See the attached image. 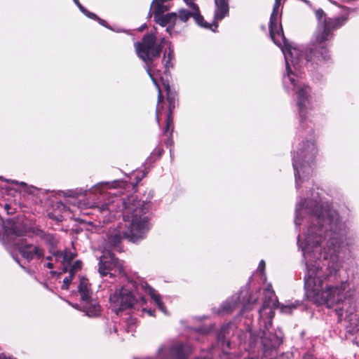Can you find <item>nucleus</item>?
<instances>
[{
    "label": "nucleus",
    "instance_id": "f257e3e1",
    "mask_svg": "<svg viewBox=\"0 0 359 359\" xmlns=\"http://www.w3.org/2000/svg\"><path fill=\"white\" fill-rule=\"evenodd\" d=\"M296 227L303 226L298 235L297 245L305 264L306 295L317 305L336 309L339 320L349 323L348 332L353 344L359 346V310L357 302L351 298L352 290L348 278L340 279L341 263L339 252L346 239L347 229L338 213L322 198L298 202L295 210Z\"/></svg>",
    "mask_w": 359,
    "mask_h": 359
},
{
    "label": "nucleus",
    "instance_id": "f03ea898",
    "mask_svg": "<svg viewBox=\"0 0 359 359\" xmlns=\"http://www.w3.org/2000/svg\"><path fill=\"white\" fill-rule=\"evenodd\" d=\"M316 16L318 25L312 45L306 48H300L299 46H292L286 39L290 45L288 47H295L300 51L298 57L294 56V60L298 62L295 66L292 62L291 57L288 56L290 70L286 67L287 73L283 76V81L287 90H297V104L301 123L313 115L315 107L311 88L301 83L297 73L302 69L304 65L312 72L330 60L328 43L332 38V31L343 26L348 20L346 15L327 18L325 12L320 8L316 11ZM285 65L287 66L286 64Z\"/></svg>",
    "mask_w": 359,
    "mask_h": 359
},
{
    "label": "nucleus",
    "instance_id": "7ed1b4c3",
    "mask_svg": "<svg viewBox=\"0 0 359 359\" xmlns=\"http://www.w3.org/2000/svg\"><path fill=\"white\" fill-rule=\"evenodd\" d=\"M264 301L262 307L259 309V323L263 325L264 330L259 334L248 329L245 331L236 330L235 323H229L223 325L217 337V346L224 353H227V350L231 348L230 336L236 338L238 344L246 351H255L256 348H262L266 353L272 350H276L283 342V333L280 330L275 333L269 332L272 325V319L274 316V309L279 306L277 297L272 289L271 284H269L264 292Z\"/></svg>",
    "mask_w": 359,
    "mask_h": 359
},
{
    "label": "nucleus",
    "instance_id": "20e7f679",
    "mask_svg": "<svg viewBox=\"0 0 359 359\" xmlns=\"http://www.w3.org/2000/svg\"><path fill=\"white\" fill-rule=\"evenodd\" d=\"M143 206L135 195H131L123 200L122 214L126 229L118 230L108 235L107 241L111 246L116 247L122 238H126L135 243L145 236L149 229V223Z\"/></svg>",
    "mask_w": 359,
    "mask_h": 359
},
{
    "label": "nucleus",
    "instance_id": "39448f33",
    "mask_svg": "<svg viewBox=\"0 0 359 359\" xmlns=\"http://www.w3.org/2000/svg\"><path fill=\"white\" fill-rule=\"evenodd\" d=\"M317 153L313 142L300 143L294 151L292 166L294 170L296 188L298 190L306 179L313 173V162Z\"/></svg>",
    "mask_w": 359,
    "mask_h": 359
},
{
    "label": "nucleus",
    "instance_id": "423d86ee",
    "mask_svg": "<svg viewBox=\"0 0 359 359\" xmlns=\"http://www.w3.org/2000/svg\"><path fill=\"white\" fill-rule=\"evenodd\" d=\"M286 0H275L273 11L269 20V34L273 43L280 47L287 65L288 71L290 70V65L288 56L291 57L292 62L295 66L298 62L294 60V56H299V50L295 47H288L290 46L286 41V38L283 34L281 25L278 24V15L281 11L280 6Z\"/></svg>",
    "mask_w": 359,
    "mask_h": 359
},
{
    "label": "nucleus",
    "instance_id": "0eeeda50",
    "mask_svg": "<svg viewBox=\"0 0 359 359\" xmlns=\"http://www.w3.org/2000/svg\"><path fill=\"white\" fill-rule=\"evenodd\" d=\"M136 53L140 58L145 62V69L154 84L158 90V102L163 100L160 86L151 74V65L154 59L159 57L161 52V46L156 43V36L152 34H145L142 42L135 43Z\"/></svg>",
    "mask_w": 359,
    "mask_h": 359
},
{
    "label": "nucleus",
    "instance_id": "6e6552de",
    "mask_svg": "<svg viewBox=\"0 0 359 359\" xmlns=\"http://www.w3.org/2000/svg\"><path fill=\"white\" fill-rule=\"evenodd\" d=\"M137 287L133 282L116 289L109 297L110 306L116 315L120 312L133 308L138 302V298L135 295Z\"/></svg>",
    "mask_w": 359,
    "mask_h": 359
},
{
    "label": "nucleus",
    "instance_id": "1a4fd4ad",
    "mask_svg": "<svg viewBox=\"0 0 359 359\" xmlns=\"http://www.w3.org/2000/svg\"><path fill=\"white\" fill-rule=\"evenodd\" d=\"M184 1L192 8L191 12L188 11L190 13V17H192L199 26L211 29L213 32H215L218 27L217 21L222 20L228 15L229 11V0H215V9L214 13V23L213 25H210L204 20L203 17L200 14L198 6L193 2V0Z\"/></svg>",
    "mask_w": 359,
    "mask_h": 359
},
{
    "label": "nucleus",
    "instance_id": "9d476101",
    "mask_svg": "<svg viewBox=\"0 0 359 359\" xmlns=\"http://www.w3.org/2000/svg\"><path fill=\"white\" fill-rule=\"evenodd\" d=\"M191 352L187 344H163L158 350L157 359H185Z\"/></svg>",
    "mask_w": 359,
    "mask_h": 359
},
{
    "label": "nucleus",
    "instance_id": "9b49d317",
    "mask_svg": "<svg viewBox=\"0 0 359 359\" xmlns=\"http://www.w3.org/2000/svg\"><path fill=\"white\" fill-rule=\"evenodd\" d=\"M112 271L121 273L123 271L122 264L120 261L115 258L109 251L104 252L100 257L99 261L98 271L102 276L109 274L111 276L114 275Z\"/></svg>",
    "mask_w": 359,
    "mask_h": 359
},
{
    "label": "nucleus",
    "instance_id": "f8f14e48",
    "mask_svg": "<svg viewBox=\"0 0 359 359\" xmlns=\"http://www.w3.org/2000/svg\"><path fill=\"white\" fill-rule=\"evenodd\" d=\"M82 311L88 317H97L100 315L101 308L95 299L86 300L81 303Z\"/></svg>",
    "mask_w": 359,
    "mask_h": 359
},
{
    "label": "nucleus",
    "instance_id": "ddd939ff",
    "mask_svg": "<svg viewBox=\"0 0 359 359\" xmlns=\"http://www.w3.org/2000/svg\"><path fill=\"white\" fill-rule=\"evenodd\" d=\"M141 287L147 292L151 298L154 300L155 304L157 305L159 310L163 312L164 314L167 315L168 311L161 301V295L151 286H149L147 283H141Z\"/></svg>",
    "mask_w": 359,
    "mask_h": 359
},
{
    "label": "nucleus",
    "instance_id": "4468645a",
    "mask_svg": "<svg viewBox=\"0 0 359 359\" xmlns=\"http://www.w3.org/2000/svg\"><path fill=\"white\" fill-rule=\"evenodd\" d=\"M243 292V291L241 290L239 294H236V295L232 296L230 299H228L223 303L217 313L218 314H221L224 313H229L233 310L240 302V296Z\"/></svg>",
    "mask_w": 359,
    "mask_h": 359
},
{
    "label": "nucleus",
    "instance_id": "2eb2a0df",
    "mask_svg": "<svg viewBox=\"0 0 359 359\" xmlns=\"http://www.w3.org/2000/svg\"><path fill=\"white\" fill-rule=\"evenodd\" d=\"M79 292L81 295V303L92 299V290L88 280L86 278H81L78 287Z\"/></svg>",
    "mask_w": 359,
    "mask_h": 359
},
{
    "label": "nucleus",
    "instance_id": "dca6fc26",
    "mask_svg": "<svg viewBox=\"0 0 359 359\" xmlns=\"http://www.w3.org/2000/svg\"><path fill=\"white\" fill-rule=\"evenodd\" d=\"M36 235L50 248L55 247L58 243V240L53 234L46 233L42 230H38Z\"/></svg>",
    "mask_w": 359,
    "mask_h": 359
},
{
    "label": "nucleus",
    "instance_id": "f3484780",
    "mask_svg": "<svg viewBox=\"0 0 359 359\" xmlns=\"http://www.w3.org/2000/svg\"><path fill=\"white\" fill-rule=\"evenodd\" d=\"M52 253L57 260L62 259V262L67 263H69L76 256L74 252L68 250H65L64 253L58 250L53 251Z\"/></svg>",
    "mask_w": 359,
    "mask_h": 359
},
{
    "label": "nucleus",
    "instance_id": "a211bd4d",
    "mask_svg": "<svg viewBox=\"0 0 359 359\" xmlns=\"http://www.w3.org/2000/svg\"><path fill=\"white\" fill-rule=\"evenodd\" d=\"M74 4L78 6L79 10L82 13H83L85 15H86L88 18L90 19L97 20L99 23L103 26H106L105 23L106 22L103 20L100 19L95 13L89 12L88 10H86L79 2V0H73Z\"/></svg>",
    "mask_w": 359,
    "mask_h": 359
},
{
    "label": "nucleus",
    "instance_id": "6ab92c4d",
    "mask_svg": "<svg viewBox=\"0 0 359 359\" xmlns=\"http://www.w3.org/2000/svg\"><path fill=\"white\" fill-rule=\"evenodd\" d=\"M165 90L167 94V100L169 104V111L170 114L172 113L175 108V102L176 98V94L175 92H172L169 85L163 83Z\"/></svg>",
    "mask_w": 359,
    "mask_h": 359
},
{
    "label": "nucleus",
    "instance_id": "aec40b11",
    "mask_svg": "<svg viewBox=\"0 0 359 359\" xmlns=\"http://www.w3.org/2000/svg\"><path fill=\"white\" fill-rule=\"evenodd\" d=\"M167 60H165V72H168L170 68L173 67V60H174V51L171 48H169V50L167 53Z\"/></svg>",
    "mask_w": 359,
    "mask_h": 359
},
{
    "label": "nucleus",
    "instance_id": "412c9836",
    "mask_svg": "<svg viewBox=\"0 0 359 359\" xmlns=\"http://www.w3.org/2000/svg\"><path fill=\"white\" fill-rule=\"evenodd\" d=\"M173 131V124H172V114L169 111L166 119V124L164 129V133H172Z\"/></svg>",
    "mask_w": 359,
    "mask_h": 359
},
{
    "label": "nucleus",
    "instance_id": "4be33fe9",
    "mask_svg": "<svg viewBox=\"0 0 359 359\" xmlns=\"http://www.w3.org/2000/svg\"><path fill=\"white\" fill-rule=\"evenodd\" d=\"M74 274L72 273H69L68 276H66L64 280H63V284L61 286V288L62 290H67L69 288V283H71L72 280V277H73Z\"/></svg>",
    "mask_w": 359,
    "mask_h": 359
},
{
    "label": "nucleus",
    "instance_id": "5701e85b",
    "mask_svg": "<svg viewBox=\"0 0 359 359\" xmlns=\"http://www.w3.org/2000/svg\"><path fill=\"white\" fill-rule=\"evenodd\" d=\"M81 262L79 260L76 261L72 266L69 273L74 274V273L81 269Z\"/></svg>",
    "mask_w": 359,
    "mask_h": 359
},
{
    "label": "nucleus",
    "instance_id": "b1692460",
    "mask_svg": "<svg viewBox=\"0 0 359 359\" xmlns=\"http://www.w3.org/2000/svg\"><path fill=\"white\" fill-rule=\"evenodd\" d=\"M293 308H294V306H284V305H283L280 307V311H281L282 313H287V312L290 313Z\"/></svg>",
    "mask_w": 359,
    "mask_h": 359
},
{
    "label": "nucleus",
    "instance_id": "393cba45",
    "mask_svg": "<svg viewBox=\"0 0 359 359\" xmlns=\"http://www.w3.org/2000/svg\"><path fill=\"white\" fill-rule=\"evenodd\" d=\"M100 209L101 211H104V210L111 211L112 210V204H103L100 207Z\"/></svg>",
    "mask_w": 359,
    "mask_h": 359
},
{
    "label": "nucleus",
    "instance_id": "a878e982",
    "mask_svg": "<svg viewBox=\"0 0 359 359\" xmlns=\"http://www.w3.org/2000/svg\"><path fill=\"white\" fill-rule=\"evenodd\" d=\"M265 266V262L264 260H261L258 266V271H259L261 273H263L264 271Z\"/></svg>",
    "mask_w": 359,
    "mask_h": 359
},
{
    "label": "nucleus",
    "instance_id": "bb28decb",
    "mask_svg": "<svg viewBox=\"0 0 359 359\" xmlns=\"http://www.w3.org/2000/svg\"><path fill=\"white\" fill-rule=\"evenodd\" d=\"M108 184H109V182H102L97 183L96 185L94 186L93 188L97 189V188H100L101 187H102L104 185H108Z\"/></svg>",
    "mask_w": 359,
    "mask_h": 359
},
{
    "label": "nucleus",
    "instance_id": "cd10ccee",
    "mask_svg": "<svg viewBox=\"0 0 359 359\" xmlns=\"http://www.w3.org/2000/svg\"><path fill=\"white\" fill-rule=\"evenodd\" d=\"M0 359H15V358L9 355H6L4 353L0 354Z\"/></svg>",
    "mask_w": 359,
    "mask_h": 359
},
{
    "label": "nucleus",
    "instance_id": "c85d7f7f",
    "mask_svg": "<svg viewBox=\"0 0 359 359\" xmlns=\"http://www.w3.org/2000/svg\"><path fill=\"white\" fill-rule=\"evenodd\" d=\"M243 307H244V309H251L250 300L248 302L244 304Z\"/></svg>",
    "mask_w": 359,
    "mask_h": 359
},
{
    "label": "nucleus",
    "instance_id": "c756f323",
    "mask_svg": "<svg viewBox=\"0 0 359 359\" xmlns=\"http://www.w3.org/2000/svg\"><path fill=\"white\" fill-rule=\"evenodd\" d=\"M44 266L47 267L48 269H52V268H53V264L52 262H47L46 264H44Z\"/></svg>",
    "mask_w": 359,
    "mask_h": 359
},
{
    "label": "nucleus",
    "instance_id": "7c9ffc66",
    "mask_svg": "<svg viewBox=\"0 0 359 359\" xmlns=\"http://www.w3.org/2000/svg\"><path fill=\"white\" fill-rule=\"evenodd\" d=\"M143 311L147 312L149 316H153L154 315V311H152V310H150V309L149 310L144 309Z\"/></svg>",
    "mask_w": 359,
    "mask_h": 359
},
{
    "label": "nucleus",
    "instance_id": "2f4dec72",
    "mask_svg": "<svg viewBox=\"0 0 359 359\" xmlns=\"http://www.w3.org/2000/svg\"><path fill=\"white\" fill-rule=\"evenodd\" d=\"M135 320L132 318H130L128 320V324H129V325L135 324Z\"/></svg>",
    "mask_w": 359,
    "mask_h": 359
},
{
    "label": "nucleus",
    "instance_id": "473e14b6",
    "mask_svg": "<svg viewBox=\"0 0 359 359\" xmlns=\"http://www.w3.org/2000/svg\"><path fill=\"white\" fill-rule=\"evenodd\" d=\"M11 182H12V183L20 184L21 186H25L26 185V184L25 182H21L20 183H18V182H15L14 180H13Z\"/></svg>",
    "mask_w": 359,
    "mask_h": 359
},
{
    "label": "nucleus",
    "instance_id": "72a5a7b5",
    "mask_svg": "<svg viewBox=\"0 0 359 359\" xmlns=\"http://www.w3.org/2000/svg\"><path fill=\"white\" fill-rule=\"evenodd\" d=\"M196 359H212V357L210 356V355H207V356H205L204 358H197Z\"/></svg>",
    "mask_w": 359,
    "mask_h": 359
},
{
    "label": "nucleus",
    "instance_id": "f704fd0d",
    "mask_svg": "<svg viewBox=\"0 0 359 359\" xmlns=\"http://www.w3.org/2000/svg\"><path fill=\"white\" fill-rule=\"evenodd\" d=\"M198 334H203L206 333L203 330L200 329L198 332Z\"/></svg>",
    "mask_w": 359,
    "mask_h": 359
},
{
    "label": "nucleus",
    "instance_id": "c9c22d12",
    "mask_svg": "<svg viewBox=\"0 0 359 359\" xmlns=\"http://www.w3.org/2000/svg\"><path fill=\"white\" fill-rule=\"evenodd\" d=\"M8 207H9V206H8V204H6V205H5V207H4L5 210H6V211H7V213H8V214H9V212H8Z\"/></svg>",
    "mask_w": 359,
    "mask_h": 359
},
{
    "label": "nucleus",
    "instance_id": "e433bc0d",
    "mask_svg": "<svg viewBox=\"0 0 359 359\" xmlns=\"http://www.w3.org/2000/svg\"><path fill=\"white\" fill-rule=\"evenodd\" d=\"M140 299H141V301H142L144 303H145L144 297H140Z\"/></svg>",
    "mask_w": 359,
    "mask_h": 359
},
{
    "label": "nucleus",
    "instance_id": "4c0bfd02",
    "mask_svg": "<svg viewBox=\"0 0 359 359\" xmlns=\"http://www.w3.org/2000/svg\"><path fill=\"white\" fill-rule=\"evenodd\" d=\"M170 157H171V158H172V152L171 149L170 150Z\"/></svg>",
    "mask_w": 359,
    "mask_h": 359
},
{
    "label": "nucleus",
    "instance_id": "58836bf2",
    "mask_svg": "<svg viewBox=\"0 0 359 359\" xmlns=\"http://www.w3.org/2000/svg\"><path fill=\"white\" fill-rule=\"evenodd\" d=\"M256 302H257V299H255L252 302V304H255V303H256Z\"/></svg>",
    "mask_w": 359,
    "mask_h": 359
},
{
    "label": "nucleus",
    "instance_id": "ea45409f",
    "mask_svg": "<svg viewBox=\"0 0 359 359\" xmlns=\"http://www.w3.org/2000/svg\"><path fill=\"white\" fill-rule=\"evenodd\" d=\"M73 306H74V308H76V309H78V308H79V305H78V304H75V305H74Z\"/></svg>",
    "mask_w": 359,
    "mask_h": 359
},
{
    "label": "nucleus",
    "instance_id": "a19ab883",
    "mask_svg": "<svg viewBox=\"0 0 359 359\" xmlns=\"http://www.w3.org/2000/svg\"><path fill=\"white\" fill-rule=\"evenodd\" d=\"M156 120H157V121H158V122H159V121H158V114H156Z\"/></svg>",
    "mask_w": 359,
    "mask_h": 359
},
{
    "label": "nucleus",
    "instance_id": "79ce46f5",
    "mask_svg": "<svg viewBox=\"0 0 359 359\" xmlns=\"http://www.w3.org/2000/svg\"><path fill=\"white\" fill-rule=\"evenodd\" d=\"M2 223V218L0 217V224Z\"/></svg>",
    "mask_w": 359,
    "mask_h": 359
},
{
    "label": "nucleus",
    "instance_id": "37998d69",
    "mask_svg": "<svg viewBox=\"0 0 359 359\" xmlns=\"http://www.w3.org/2000/svg\"><path fill=\"white\" fill-rule=\"evenodd\" d=\"M145 27V25L142 26L141 28H140V30H142V29H144V27Z\"/></svg>",
    "mask_w": 359,
    "mask_h": 359
},
{
    "label": "nucleus",
    "instance_id": "c03bdc74",
    "mask_svg": "<svg viewBox=\"0 0 359 359\" xmlns=\"http://www.w3.org/2000/svg\"><path fill=\"white\" fill-rule=\"evenodd\" d=\"M48 260H50L51 258L50 257H47L46 258Z\"/></svg>",
    "mask_w": 359,
    "mask_h": 359
},
{
    "label": "nucleus",
    "instance_id": "a18cd8bd",
    "mask_svg": "<svg viewBox=\"0 0 359 359\" xmlns=\"http://www.w3.org/2000/svg\"><path fill=\"white\" fill-rule=\"evenodd\" d=\"M304 359H309L308 356H304Z\"/></svg>",
    "mask_w": 359,
    "mask_h": 359
},
{
    "label": "nucleus",
    "instance_id": "49530a36",
    "mask_svg": "<svg viewBox=\"0 0 359 359\" xmlns=\"http://www.w3.org/2000/svg\"><path fill=\"white\" fill-rule=\"evenodd\" d=\"M126 331H127V332H130V330H129V327L127 329V330H126Z\"/></svg>",
    "mask_w": 359,
    "mask_h": 359
},
{
    "label": "nucleus",
    "instance_id": "de8ad7c7",
    "mask_svg": "<svg viewBox=\"0 0 359 359\" xmlns=\"http://www.w3.org/2000/svg\"><path fill=\"white\" fill-rule=\"evenodd\" d=\"M329 1H330V2H332V0H329Z\"/></svg>",
    "mask_w": 359,
    "mask_h": 359
}]
</instances>
